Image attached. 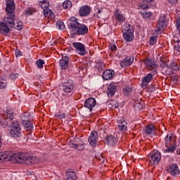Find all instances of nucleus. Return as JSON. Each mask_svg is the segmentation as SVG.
I'll use <instances>...</instances> for the list:
<instances>
[{
	"instance_id": "f257e3e1",
	"label": "nucleus",
	"mask_w": 180,
	"mask_h": 180,
	"mask_svg": "<svg viewBox=\"0 0 180 180\" xmlns=\"http://www.w3.org/2000/svg\"><path fill=\"white\" fill-rule=\"evenodd\" d=\"M6 11L8 12V16L4 18V22H0V33L2 34H8L12 27L13 19L15 18V1L13 0H6Z\"/></svg>"
},
{
	"instance_id": "f03ea898",
	"label": "nucleus",
	"mask_w": 180,
	"mask_h": 180,
	"mask_svg": "<svg viewBox=\"0 0 180 180\" xmlns=\"http://www.w3.org/2000/svg\"><path fill=\"white\" fill-rule=\"evenodd\" d=\"M14 158L15 160V164H22L23 162H27V164H34V162H36V158L25 153H14Z\"/></svg>"
},
{
	"instance_id": "7ed1b4c3",
	"label": "nucleus",
	"mask_w": 180,
	"mask_h": 180,
	"mask_svg": "<svg viewBox=\"0 0 180 180\" xmlns=\"http://www.w3.org/2000/svg\"><path fill=\"white\" fill-rule=\"evenodd\" d=\"M13 112L11 110H6L4 114L0 115V124L1 126H8V122L6 120H13Z\"/></svg>"
},
{
	"instance_id": "20e7f679",
	"label": "nucleus",
	"mask_w": 180,
	"mask_h": 180,
	"mask_svg": "<svg viewBox=\"0 0 180 180\" xmlns=\"http://www.w3.org/2000/svg\"><path fill=\"white\" fill-rule=\"evenodd\" d=\"M5 160L10 161V162H13V164H16L15 153L9 151L0 152V162H4Z\"/></svg>"
},
{
	"instance_id": "39448f33",
	"label": "nucleus",
	"mask_w": 180,
	"mask_h": 180,
	"mask_svg": "<svg viewBox=\"0 0 180 180\" xmlns=\"http://www.w3.org/2000/svg\"><path fill=\"white\" fill-rule=\"evenodd\" d=\"M10 134L12 136V137H14V139L20 136V134H22V128H20V123L16 121L13 122Z\"/></svg>"
},
{
	"instance_id": "423d86ee",
	"label": "nucleus",
	"mask_w": 180,
	"mask_h": 180,
	"mask_svg": "<svg viewBox=\"0 0 180 180\" xmlns=\"http://www.w3.org/2000/svg\"><path fill=\"white\" fill-rule=\"evenodd\" d=\"M123 36L127 41H131L133 40V27L127 25L123 27Z\"/></svg>"
},
{
	"instance_id": "0eeeda50",
	"label": "nucleus",
	"mask_w": 180,
	"mask_h": 180,
	"mask_svg": "<svg viewBox=\"0 0 180 180\" xmlns=\"http://www.w3.org/2000/svg\"><path fill=\"white\" fill-rule=\"evenodd\" d=\"M150 162L152 165H158V163L161 161V153L156 151L150 155Z\"/></svg>"
},
{
	"instance_id": "6e6552de",
	"label": "nucleus",
	"mask_w": 180,
	"mask_h": 180,
	"mask_svg": "<svg viewBox=\"0 0 180 180\" xmlns=\"http://www.w3.org/2000/svg\"><path fill=\"white\" fill-rule=\"evenodd\" d=\"M73 47L76 49L77 54L80 56H85L86 51H85V46L79 42H75L72 44Z\"/></svg>"
},
{
	"instance_id": "1a4fd4ad",
	"label": "nucleus",
	"mask_w": 180,
	"mask_h": 180,
	"mask_svg": "<svg viewBox=\"0 0 180 180\" xmlns=\"http://www.w3.org/2000/svg\"><path fill=\"white\" fill-rule=\"evenodd\" d=\"M167 172L172 176H178L180 174L179 167L176 163L172 164L167 168Z\"/></svg>"
},
{
	"instance_id": "9d476101",
	"label": "nucleus",
	"mask_w": 180,
	"mask_h": 180,
	"mask_svg": "<svg viewBox=\"0 0 180 180\" xmlns=\"http://www.w3.org/2000/svg\"><path fill=\"white\" fill-rule=\"evenodd\" d=\"M63 91L66 94H70L74 91V82L68 80L63 84Z\"/></svg>"
},
{
	"instance_id": "9b49d317",
	"label": "nucleus",
	"mask_w": 180,
	"mask_h": 180,
	"mask_svg": "<svg viewBox=\"0 0 180 180\" xmlns=\"http://www.w3.org/2000/svg\"><path fill=\"white\" fill-rule=\"evenodd\" d=\"M165 26H167V20H165V16H163L158 20L157 25L158 30L155 32H162Z\"/></svg>"
},
{
	"instance_id": "f8f14e48",
	"label": "nucleus",
	"mask_w": 180,
	"mask_h": 180,
	"mask_svg": "<svg viewBox=\"0 0 180 180\" xmlns=\"http://www.w3.org/2000/svg\"><path fill=\"white\" fill-rule=\"evenodd\" d=\"M99 139V136L98 135V131H93L91 133V146L93 148H95L98 146V140Z\"/></svg>"
},
{
	"instance_id": "ddd939ff",
	"label": "nucleus",
	"mask_w": 180,
	"mask_h": 180,
	"mask_svg": "<svg viewBox=\"0 0 180 180\" xmlns=\"http://www.w3.org/2000/svg\"><path fill=\"white\" fill-rule=\"evenodd\" d=\"M116 91H117V86H116V83H110L108 86L107 95L108 96H113V95L116 94Z\"/></svg>"
},
{
	"instance_id": "4468645a",
	"label": "nucleus",
	"mask_w": 180,
	"mask_h": 180,
	"mask_svg": "<svg viewBox=\"0 0 180 180\" xmlns=\"http://www.w3.org/2000/svg\"><path fill=\"white\" fill-rule=\"evenodd\" d=\"M115 77V71L112 70H107L103 73V78L105 81H109V79H112Z\"/></svg>"
},
{
	"instance_id": "2eb2a0df",
	"label": "nucleus",
	"mask_w": 180,
	"mask_h": 180,
	"mask_svg": "<svg viewBox=\"0 0 180 180\" xmlns=\"http://www.w3.org/2000/svg\"><path fill=\"white\" fill-rule=\"evenodd\" d=\"M70 61V58L68 56H64L61 58L59 62L60 67L62 70H67L68 68V62Z\"/></svg>"
},
{
	"instance_id": "dca6fc26",
	"label": "nucleus",
	"mask_w": 180,
	"mask_h": 180,
	"mask_svg": "<svg viewBox=\"0 0 180 180\" xmlns=\"http://www.w3.org/2000/svg\"><path fill=\"white\" fill-rule=\"evenodd\" d=\"M91 12V8L88 6H83L80 8L79 13L80 16H86L89 15V13Z\"/></svg>"
},
{
	"instance_id": "f3484780",
	"label": "nucleus",
	"mask_w": 180,
	"mask_h": 180,
	"mask_svg": "<svg viewBox=\"0 0 180 180\" xmlns=\"http://www.w3.org/2000/svg\"><path fill=\"white\" fill-rule=\"evenodd\" d=\"M105 143L108 146H115L117 143V139L111 135L105 138Z\"/></svg>"
},
{
	"instance_id": "a211bd4d",
	"label": "nucleus",
	"mask_w": 180,
	"mask_h": 180,
	"mask_svg": "<svg viewBox=\"0 0 180 180\" xmlns=\"http://www.w3.org/2000/svg\"><path fill=\"white\" fill-rule=\"evenodd\" d=\"M70 27L72 30H75L77 27H79V22H78V19L72 17L70 19Z\"/></svg>"
},
{
	"instance_id": "6ab92c4d",
	"label": "nucleus",
	"mask_w": 180,
	"mask_h": 180,
	"mask_svg": "<svg viewBox=\"0 0 180 180\" xmlns=\"http://www.w3.org/2000/svg\"><path fill=\"white\" fill-rule=\"evenodd\" d=\"M88 33V27L84 25H79L76 32V34H85Z\"/></svg>"
},
{
	"instance_id": "aec40b11",
	"label": "nucleus",
	"mask_w": 180,
	"mask_h": 180,
	"mask_svg": "<svg viewBox=\"0 0 180 180\" xmlns=\"http://www.w3.org/2000/svg\"><path fill=\"white\" fill-rule=\"evenodd\" d=\"M66 180H77V174L75 172L69 169L66 172Z\"/></svg>"
},
{
	"instance_id": "412c9836",
	"label": "nucleus",
	"mask_w": 180,
	"mask_h": 180,
	"mask_svg": "<svg viewBox=\"0 0 180 180\" xmlns=\"http://www.w3.org/2000/svg\"><path fill=\"white\" fill-rule=\"evenodd\" d=\"M143 63L146 67H150V68H155L157 65L155 64V62L153 59H150L148 58H146Z\"/></svg>"
},
{
	"instance_id": "4be33fe9",
	"label": "nucleus",
	"mask_w": 180,
	"mask_h": 180,
	"mask_svg": "<svg viewBox=\"0 0 180 180\" xmlns=\"http://www.w3.org/2000/svg\"><path fill=\"white\" fill-rule=\"evenodd\" d=\"M118 127L121 131H126L127 130V122L122 120L118 124Z\"/></svg>"
},
{
	"instance_id": "5701e85b",
	"label": "nucleus",
	"mask_w": 180,
	"mask_h": 180,
	"mask_svg": "<svg viewBox=\"0 0 180 180\" xmlns=\"http://www.w3.org/2000/svg\"><path fill=\"white\" fill-rule=\"evenodd\" d=\"M39 5L42 9H46L50 6V1L49 0H42L39 1Z\"/></svg>"
},
{
	"instance_id": "b1692460",
	"label": "nucleus",
	"mask_w": 180,
	"mask_h": 180,
	"mask_svg": "<svg viewBox=\"0 0 180 180\" xmlns=\"http://www.w3.org/2000/svg\"><path fill=\"white\" fill-rule=\"evenodd\" d=\"M154 131H155V128L153 124L147 125L145 129L146 134H152Z\"/></svg>"
},
{
	"instance_id": "393cba45",
	"label": "nucleus",
	"mask_w": 180,
	"mask_h": 180,
	"mask_svg": "<svg viewBox=\"0 0 180 180\" xmlns=\"http://www.w3.org/2000/svg\"><path fill=\"white\" fill-rule=\"evenodd\" d=\"M151 79H153V75L152 74L147 75L144 77V79L142 82L143 85H145V86L147 85V84H148L150 82V81H151Z\"/></svg>"
},
{
	"instance_id": "a878e982",
	"label": "nucleus",
	"mask_w": 180,
	"mask_h": 180,
	"mask_svg": "<svg viewBox=\"0 0 180 180\" xmlns=\"http://www.w3.org/2000/svg\"><path fill=\"white\" fill-rule=\"evenodd\" d=\"M63 9H70L72 8V2L70 0H65L63 4Z\"/></svg>"
},
{
	"instance_id": "bb28decb",
	"label": "nucleus",
	"mask_w": 180,
	"mask_h": 180,
	"mask_svg": "<svg viewBox=\"0 0 180 180\" xmlns=\"http://www.w3.org/2000/svg\"><path fill=\"white\" fill-rule=\"evenodd\" d=\"M95 68H96V70H98L99 72H101V71H103V68H105V65L103 64V62L102 61L97 62L95 66Z\"/></svg>"
},
{
	"instance_id": "cd10ccee",
	"label": "nucleus",
	"mask_w": 180,
	"mask_h": 180,
	"mask_svg": "<svg viewBox=\"0 0 180 180\" xmlns=\"http://www.w3.org/2000/svg\"><path fill=\"white\" fill-rule=\"evenodd\" d=\"M44 15L45 18H50L51 16H54V13H53V11L48 8L44 9Z\"/></svg>"
},
{
	"instance_id": "c85d7f7f",
	"label": "nucleus",
	"mask_w": 180,
	"mask_h": 180,
	"mask_svg": "<svg viewBox=\"0 0 180 180\" xmlns=\"http://www.w3.org/2000/svg\"><path fill=\"white\" fill-rule=\"evenodd\" d=\"M12 26H13L15 29H17V30H22V29L23 28L22 25V22H15V18H13Z\"/></svg>"
},
{
	"instance_id": "c756f323",
	"label": "nucleus",
	"mask_w": 180,
	"mask_h": 180,
	"mask_svg": "<svg viewBox=\"0 0 180 180\" xmlns=\"http://www.w3.org/2000/svg\"><path fill=\"white\" fill-rule=\"evenodd\" d=\"M172 137H174V135L172 134H169L166 136L165 147H168V146H169V143H171V141L172 140Z\"/></svg>"
},
{
	"instance_id": "7c9ffc66",
	"label": "nucleus",
	"mask_w": 180,
	"mask_h": 180,
	"mask_svg": "<svg viewBox=\"0 0 180 180\" xmlns=\"http://www.w3.org/2000/svg\"><path fill=\"white\" fill-rule=\"evenodd\" d=\"M36 12V8H29L25 10V16H30V15H33Z\"/></svg>"
},
{
	"instance_id": "2f4dec72",
	"label": "nucleus",
	"mask_w": 180,
	"mask_h": 180,
	"mask_svg": "<svg viewBox=\"0 0 180 180\" xmlns=\"http://www.w3.org/2000/svg\"><path fill=\"white\" fill-rule=\"evenodd\" d=\"M108 108H110V109H111V108H115V109H117V108H119V103H117V101H111L108 103Z\"/></svg>"
},
{
	"instance_id": "473e14b6",
	"label": "nucleus",
	"mask_w": 180,
	"mask_h": 180,
	"mask_svg": "<svg viewBox=\"0 0 180 180\" xmlns=\"http://www.w3.org/2000/svg\"><path fill=\"white\" fill-rule=\"evenodd\" d=\"M116 12L117 20H118V22H124V16L119 13L117 10L116 11Z\"/></svg>"
},
{
	"instance_id": "72a5a7b5",
	"label": "nucleus",
	"mask_w": 180,
	"mask_h": 180,
	"mask_svg": "<svg viewBox=\"0 0 180 180\" xmlns=\"http://www.w3.org/2000/svg\"><path fill=\"white\" fill-rule=\"evenodd\" d=\"M141 15H142L143 18L147 19L151 16V12L148 10L144 11L143 12H141Z\"/></svg>"
},
{
	"instance_id": "f704fd0d",
	"label": "nucleus",
	"mask_w": 180,
	"mask_h": 180,
	"mask_svg": "<svg viewBox=\"0 0 180 180\" xmlns=\"http://www.w3.org/2000/svg\"><path fill=\"white\" fill-rule=\"evenodd\" d=\"M56 27H58V29H60V30H63V29H65V25H64V22L60 20L57 21Z\"/></svg>"
},
{
	"instance_id": "c9c22d12",
	"label": "nucleus",
	"mask_w": 180,
	"mask_h": 180,
	"mask_svg": "<svg viewBox=\"0 0 180 180\" xmlns=\"http://www.w3.org/2000/svg\"><path fill=\"white\" fill-rule=\"evenodd\" d=\"M175 150H176V145H173L172 146H169L165 150V153H174Z\"/></svg>"
},
{
	"instance_id": "e433bc0d",
	"label": "nucleus",
	"mask_w": 180,
	"mask_h": 180,
	"mask_svg": "<svg viewBox=\"0 0 180 180\" xmlns=\"http://www.w3.org/2000/svg\"><path fill=\"white\" fill-rule=\"evenodd\" d=\"M36 64L38 68H43V65H44L45 62L44 60L39 59L36 61Z\"/></svg>"
},
{
	"instance_id": "4c0bfd02",
	"label": "nucleus",
	"mask_w": 180,
	"mask_h": 180,
	"mask_svg": "<svg viewBox=\"0 0 180 180\" xmlns=\"http://www.w3.org/2000/svg\"><path fill=\"white\" fill-rule=\"evenodd\" d=\"M6 88V80L0 79V89H5Z\"/></svg>"
},
{
	"instance_id": "58836bf2",
	"label": "nucleus",
	"mask_w": 180,
	"mask_h": 180,
	"mask_svg": "<svg viewBox=\"0 0 180 180\" xmlns=\"http://www.w3.org/2000/svg\"><path fill=\"white\" fill-rule=\"evenodd\" d=\"M25 128L27 129V130H31L33 129V124L30 122H27L25 124Z\"/></svg>"
},
{
	"instance_id": "ea45409f",
	"label": "nucleus",
	"mask_w": 180,
	"mask_h": 180,
	"mask_svg": "<svg viewBox=\"0 0 180 180\" xmlns=\"http://www.w3.org/2000/svg\"><path fill=\"white\" fill-rule=\"evenodd\" d=\"M170 68H172V70H174V71L179 70V66H178V64L175 63H171Z\"/></svg>"
},
{
	"instance_id": "a19ab883",
	"label": "nucleus",
	"mask_w": 180,
	"mask_h": 180,
	"mask_svg": "<svg viewBox=\"0 0 180 180\" xmlns=\"http://www.w3.org/2000/svg\"><path fill=\"white\" fill-rule=\"evenodd\" d=\"M55 117H59V119H64L65 117V113L59 112L55 114Z\"/></svg>"
},
{
	"instance_id": "79ce46f5",
	"label": "nucleus",
	"mask_w": 180,
	"mask_h": 180,
	"mask_svg": "<svg viewBox=\"0 0 180 180\" xmlns=\"http://www.w3.org/2000/svg\"><path fill=\"white\" fill-rule=\"evenodd\" d=\"M130 64H131L130 62L127 63L124 59L120 63V65L122 68H126V67H129Z\"/></svg>"
},
{
	"instance_id": "37998d69",
	"label": "nucleus",
	"mask_w": 180,
	"mask_h": 180,
	"mask_svg": "<svg viewBox=\"0 0 180 180\" xmlns=\"http://www.w3.org/2000/svg\"><path fill=\"white\" fill-rule=\"evenodd\" d=\"M149 43L151 46H154L155 43H157V37H151Z\"/></svg>"
},
{
	"instance_id": "c03bdc74",
	"label": "nucleus",
	"mask_w": 180,
	"mask_h": 180,
	"mask_svg": "<svg viewBox=\"0 0 180 180\" xmlns=\"http://www.w3.org/2000/svg\"><path fill=\"white\" fill-rule=\"evenodd\" d=\"M84 106L88 109H91V98H88L87 100L85 101Z\"/></svg>"
},
{
	"instance_id": "a18cd8bd",
	"label": "nucleus",
	"mask_w": 180,
	"mask_h": 180,
	"mask_svg": "<svg viewBox=\"0 0 180 180\" xmlns=\"http://www.w3.org/2000/svg\"><path fill=\"white\" fill-rule=\"evenodd\" d=\"M124 60L126 61V63H130V65H131V64H133V62L134 61V58L127 56V57L124 59Z\"/></svg>"
},
{
	"instance_id": "49530a36",
	"label": "nucleus",
	"mask_w": 180,
	"mask_h": 180,
	"mask_svg": "<svg viewBox=\"0 0 180 180\" xmlns=\"http://www.w3.org/2000/svg\"><path fill=\"white\" fill-rule=\"evenodd\" d=\"M109 48L111 51H116L117 50V48L116 47V44H110Z\"/></svg>"
},
{
	"instance_id": "de8ad7c7",
	"label": "nucleus",
	"mask_w": 180,
	"mask_h": 180,
	"mask_svg": "<svg viewBox=\"0 0 180 180\" xmlns=\"http://www.w3.org/2000/svg\"><path fill=\"white\" fill-rule=\"evenodd\" d=\"M131 91H132L131 88L129 86H125V88L124 89V92L126 95H129L130 92H131Z\"/></svg>"
},
{
	"instance_id": "09e8293b",
	"label": "nucleus",
	"mask_w": 180,
	"mask_h": 180,
	"mask_svg": "<svg viewBox=\"0 0 180 180\" xmlns=\"http://www.w3.org/2000/svg\"><path fill=\"white\" fill-rule=\"evenodd\" d=\"M135 108L137 109V110H141V109H143V104L141 103H136L135 104Z\"/></svg>"
},
{
	"instance_id": "8fccbe9b",
	"label": "nucleus",
	"mask_w": 180,
	"mask_h": 180,
	"mask_svg": "<svg viewBox=\"0 0 180 180\" xmlns=\"http://www.w3.org/2000/svg\"><path fill=\"white\" fill-rule=\"evenodd\" d=\"M174 49L177 51H180V41L179 40L176 41V43L174 45Z\"/></svg>"
},
{
	"instance_id": "3c124183",
	"label": "nucleus",
	"mask_w": 180,
	"mask_h": 180,
	"mask_svg": "<svg viewBox=\"0 0 180 180\" xmlns=\"http://www.w3.org/2000/svg\"><path fill=\"white\" fill-rule=\"evenodd\" d=\"M75 148H76V150H82L85 148V146H84V145H75Z\"/></svg>"
},
{
	"instance_id": "603ef678",
	"label": "nucleus",
	"mask_w": 180,
	"mask_h": 180,
	"mask_svg": "<svg viewBox=\"0 0 180 180\" xmlns=\"http://www.w3.org/2000/svg\"><path fill=\"white\" fill-rule=\"evenodd\" d=\"M91 101H92V103L91 104V108H95V105H96V100L91 97Z\"/></svg>"
},
{
	"instance_id": "864d4df0",
	"label": "nucleus",
	"mask_w": 180,
	"mask_h": 180,
	"mask_svg": "<svg viewBox=\"0 0 180 180\" xmlns=\"http://www.w3.org/2000/svg\"><path fill=\"white\" fill-rule=\"evenodd\" d=\"M171 79L172 82H174V84H176V82H178V76L176 75L172 76Z\"/></svg>"
},
{
	"instance_id": "5fc2aeb1",
	"label": "nucleus",
	"mask_w": 180,
	"mask_h": 180,
	"mask_svg": "<svg viewBox=\"0 0 180 180\" xmlns=\"http://www.w3.org/2000/svg\"><path fill=\"white\" fill-rule=\"evenodd\" d=\"M22 56V51L19 49L15 50V57H21Z\"/></svg>"
},
{
	"instance_id": "6e6d98bb",
	"label": "nucleus",
	"mask_w": 180,
	"mask_h": 180,
	"mask_svg": "<svg viewBox=\"0 0 180 180\" xmlns=\"http://www.w3.org/2000/svg\"><path fill=\"white\" fill-rule=\"evenodd\" d=\"M145 2H147V4L150 3V2H153V1L154 0H144Z\"/></svg>"
},
{
	"instance_id": "4d7b16f0",
	"label": "nucleus",
	"mask_w": 180,
	"mask_h": 180,
	"mask_svg": "<svg viewBox=\"0 0 180 180\" xmlns=\"http://www.w3.org/2000/svg\"><path fill=\"white\" fill-rule=\"evenodd\" d=\"M141 8L142 9H147V5L142 6Z\"/></svg>"
},
{
	"instance_id": "13d9d810",
	"label": "nucleus",
	"mask_w": 180,
	"mask_h": 180,
	"mask_svg": "<svg viewBox=\"0 0 180 180\" xmlns=\"http://www.w3.org/2000/svg\"><path fill=\"white\" fill-rule=\"evenodd\" d=\"M96 11H97V13H101V11L99 10L98 8H96Z\"/></svg>"
},
{
	"instance_id": "bf43d9fd",
	"label": "nucleus",
	"mask_w": 180,
	"mask_h": 180,
	"mask_svg": "<svg viewBox=\"0 0 180 180\" xmlns=\"http://www.w3.org/2000/svg\"><path fill=\"white\" fill-rule=\"evenodd\" d=\"M176 0H169V1H170L172 4H174V2H175Z\"/></svg>"
},
{
	"instance_id": "052dcab7",
	"label": "nucleus",
	"mask_w": 180,
	"mask_h": 180,
	"mask_svg": "<svg viewBox=\"0 0 180 180\" xmlns=\"http://www.w3.org/2000/svg\"><path fill=\"white\" fill-rule=\"evenodd\" d=\"M94 4V8H95V6L96 5V1H95Z\"/></svg>"
},
{
	"instance_id": "680f3d73",
	"label": "nucleus",
	"mask_w": 180,
	"mask_h": 180,
	"mask_svg": "<svg viewBox=\"0 0 180 180\" xmlns=\"http://www.w3.org/2000/svg\"><path fill=\"white\" fill-rule=\"evenodd\" d=\"M177 154L180 155V153H178V150L176 151Z\"/></svg>"
},
{
	"instance_id": "e2e57ef3",
	"label": "nucleus",
	"mask_w": 180,
	"mask_h": 180,
	"mask_svg": "<svg viewBox=\"0 0 180 180\" xmlns=\"http://www.w3.org/2000/svg\"><path fill=\"white\" fill-rule=\"evenodd\" d=\"M91 136L89 137V139H90Z\"/></svg>"
},
{
	"instance_id": "0e129e2a",
	"label": "nucleus",
	"mask_w": 180,
	"mask_h": 180,
	"mask_svg": "<svg viewBox=\"0 0 180 180\" xmlns=\"http://www.w3.org/2000/svg\"><path fill=\"white\" fill-rule=\"evenodd\" d=\"M96 16L98 18L99 16H98V14H96Z\"/></svg>"
},
{
	"instance_id": "69168bd1",
	"label": "nucleus",
	"mask_w": 180,
	"mask_h": 180,
	"mask_svg": "<svg viewBox=\"0 0 180 180\" xmlns=\"http://www.w3.org/2000/svg\"><path fill=\"white\" fill-rule=\"evenodd\" d=\"M101 158L103 159V158H102V156H101Z\"/></svg>"
}]
</instances>
